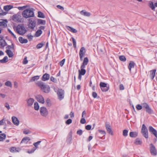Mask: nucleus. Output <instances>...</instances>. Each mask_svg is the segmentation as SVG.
<instances>
[{"label":"nucleus","instance_id":"obj_59","mask_svg":"<svg viewBox=\"0 0 157 157\" xmlns=\"http://www.w3.org/2000/svg\"><path fill=\"white\" fill-rule=\"evenodd\" d=\"M1 10L2 13H0V15L4 16L7 13V12H4L3 10L1 9Z\"/></svg>","mask_w":157,"mask_h":157},{"label":"nucleus","instance_id":"obj_1","mask_svg":"<svg viewBox=\"0 0 157 157\" xmlns=\"http://www.w3.org/2000/svg\"><path fill=\"white\" fill-rule=\"evenodd\" d=\"M34 10L33 8H31L24 10L22 13L23 17L25 18L33 17L35 15Z\"/></svg>","mask_w":157,"mask_h":157},{"label":"nucleus","instance_id":"obj_62","mask_svg":"<svg viewBox=\"0 0 157 157\" xmlns=\"http://www.w3.org/2000/svg\"><path fill=\"white\" fill-rule=\"evenodd\" d=\"M23 132L24 134H28L30 133L31 132L29 130H24Z\"/></svg>","mask_w":157,"mask_h":157},{"label":"nucleus","instance_id":"obj_57","mask_svg":"<svg viewBox=\"0 0 157 157\" xmlns=\"http://www.w3.org/2000/svg\"><path fill=\"white\" fill-rule=\"evenodd\" d=\"M27 37L28 38V39L29 40V41H31L33 40V36H32L31 35H27Z\"/></svg>","mask_w":157,"mask_h":157},{"label":"nucleus","instance_id":"obj_42","mask_svg":"<svg viewBox=\"0 0 157 157\" xmlns=\"http://www.w3.org/2000/svg\"><path fill=\"white\" fill-rule=\"evenodd\" d=\"M46 103L47 106L50 107L52 105L50 100L49 98L47 99L46 101Z\"/></svg>","mask_w":157,"mask_h":157},{"label":"nucleus","instance_id":"obj_10","mask_svg":"<svg viewBox=\"0 0 157 157\" xmlns=\"http://www.w3.org/2000/svg\"><path fill=\"white\" fill-rule=\"evenodd\" d=\"M40 114L44 117H46L48 114V111L47 108L45 107H42L40 109Z\"/></svg>","mask_w":157,"mask_h":157},{"label":"nucleus","instance_id":"obj_41","mask_svg":"<svg viewBox=\"0 0 157 157\" xmlns=\"http://www.w3.org/2000/svg\"><path fill=\"white\" fill-rule=\"evenodd\" d=\"M34 109L36 110H38L39 108V106L38 103L37 102H36L34 104Z\"/></svg>","mask_w":157,"mask_h":157},{"label":"nucleus","instance_id":"obj_40","mask_svg":"<svg viewBox=\"0 0 157 157\" xmlns=\"http://www.w3.org/2000/svg\"><path fill=\"white\" fill-rule=\"evenodd\" d=\"M156 71V69H154L152 70H151L150 71V76H155Z\"/></svg>","mask_w":157,"mask_h":157},{"label":"nucleus","instance_id":"obj_29","mask_svg":"<svg viewBox=\"0 0 157 157\" xmlns=\"http://www.w3.org/2000/svg\"><path fill=\"white\" fill-rule=\"evenodd\" d=\"M34 101V100L32 98H29L27 100L28 105L29 106L32 105Z\"/></svg>","mask_w":157,"mask_h":157},{"label":"nucleus","instance_id":"obj_4","mask_svg":"<svg viewBox=\"0 0 157 157\" xmlns=\"http://www.w3.org/2000/svg\"><path fill=\"white\" fill-rule=\"evenodd\" d=\"M143 107L144 108H145V111L146 113L149 114H151L154 113L153 110L149 106L147 103L146 102H144L142 104Z\"/></svg>","mask_w":157,"mask_h":157},{"label":"nucleus","instance_id":"obj_15","mask_svg":"<svg viewBox=\"0 0 157 157\" xmlns=\"http://www.w3.org/2000/svg\"><path fill=\"white\" fill-rule=\"evenodd\" d=\"M85 67H83L81 66L80 67V70H78V74H80L82 75H84L85 74L86 71L85 69H84Z\"/></svg>","mask_w":157,"mask_h":157},{"label":"nucleus","instance_id":"obj_27","mask_svg":"<svg viewBox=\"0 0 157 157\" xmlns=\"http://www.w3.org/2000/svg\"><path fill=\"white\" fill-rule=\"evenodd\" d=\"M30 140L29 137H24L21 140L20 144L23 143H27Z\"/></svg>","mask_w":157,"mask_h":157},{"label":"nucleus","instance_id":"obj_2","mask_svg":"<svg viewBox=\"0 0 157 157\" xmlns=\"http://www.w3.org/2000/svg\"><path fill=\"white\" fill-rule=\"evenodd\" d=\"M36 84L40 88L41 90L43 92L48 93L50 91V88L48 85H44L41 81H38L36 83Z\"/></svg>","mask_w":157,"mask_h":157},{"label":"nucleus","instance_id":"obj_12","mask_svg":"<svg viewBox=\"0 0 157 157\" xmlns=\"http://www.w3.org/2000/svg\"><path fill=\"white\" fill-rule=\"evenodd\" d=\"M36 98L39 102L42 104H44V98L42 95H37Z\"/></svg>","mask_w":157,"mask_h":157},{"label":"nucleus","instance_id":"obj_5","mask_svg":"<svg viewBox=\"0 0 157 157\" xmlns=\"http://www.w3.org/2000/svg\"><path fill=\"white\" fill-rule=\"evenodd\" d=\"M148 130L149 132L152 134L153 135L156 137V138H154V143H156L157 141V131L151 126H149Z\"/></svg>","mask_w":157,"mask_h":157},{"label":"nucleus","instance_id":"obj_47","mask_svg":"<svg viewBox=\"0 0 157 157\" xmlns=\"http://www.w3.org/2000/svg\"><path fill=\"white\" fill-rule=\"evenodd\" d=\"M142 105H140V104H138L136 106V108L138 110H140L143 107Z\"/></svg>","mask_w":157,"mask_h":157},{"label":"nucleus","instance_id":"obj_22","mask_svg":"<svg viewBox=\"0 0 157 157\" xmlns=\"http://www.w3.org/2000/svg\"><path fill=\"white\" fill-rule=\"evenodd\" d=\"M88 62L89 59L87 57H86L84 58L83 62L81 66L85 67L86 66Z\"/></svg>","mask_w":157,"mask_h":157},{"label":"nucleus","instance_id":"obj_52","mask_svg":"<svg viewBox=\"0 0 157 157\" xmlns=\"http://www.w3.org/2000/svg\"><path fill=\"white\" fill-rule=\"evenodd\" d=\"M50 80L52 82L55 83H56L57 82V79L54 78L53 76H51L50 78Z\"/></svg>","mask_w":157,"mask_h":157},{"label":"nucleus","instance_id":"obj_56","mask_svg":"<svg viewBox=\"0 0 157 157\" xmlns=\"http://www.w3.org/2000/svg\"><path fill=\"white\" fill-rule=\"evenodd\" d=\"M91 126L90 125H87L85 126V128L86 130H89L91 129Z\"/></svg>","mask_w":157,"mask_h":157},{"label":"nucleus","instance_id":"obj_46","mask_svg":"<svg viewBox=\"0 0 157 157\" xmlns=\"http://www.w3.org/2000/svg\"><path fill=\"white\" fill-rule=\"evenodd\" d=\"M71 38L72 39V42L73 43L74 47L75 48H76V40L74 38L72 37H71Z\"/></svg>","mask_w":157,"mask_h":157},{"label":"nucleus","instance_id":"obj_48","mask_svg":"<svg viewBox=\"0 0 157 157\" xmlns=\"http://www.w3.org/2000/svg\"><path fill=\"white\" fill-rule=\"evenodd\" d=\"M28 6L26 5L23 6H19L17 8L19 10H22L25 9Z\"/></svg>","mask_w":157,"mask_h":157},{"label":"nucleus","instance_id":"obj_25","mask_svg":"<svg viewBox=\"0 0 157 157\" xmlns=\"http://www.w3.org/2000/svg\"><path fill=\"white\" fill-rule=\"evenodd\" d=\"M6 52L10 58L12 57L13 56V54L11 51L9 49H7Z\"/></svg>","mask_w":157,"mask_h":157},{"label":"nucleus","instance_id":"obj_18","mask_svg":"<svg viewBox=\"0 0 157 157\" xmlns=\"http://www.w3.org/2000/svg\"><path fill=\"white\" fill-rule=\"evenodd\" d=\"M80 13L81 14L87 17H90L91 15L90 13L84 10H82Z\"/></svg>","mask_w":157,"mask_h":157},{"label":"nucleus","instance_id":"obj_6","mask_svg":"<svg viewBox=\"0 0 157 157\" xmlns=\"http://www.w3.org/2000/svg\"><path fill=\"white\" fill-rule=\"evenodd\" d=\"M141 133L143 136L146 139L148 138V130L145 124H143L142 127L141 129Z\"/></svg>","mask_w":157,"mask_h":157},{"label":"nucleus","instance_id":"obj_11","mask_svg":"<svg viewBox=\"0 0 157 157\" xmlns=\"http://www.w3.org/2000/svg\"><path fill=\"white\" fill-rule=\"evenodd\" d=\"M72 132L71 131L69 133L68 136L67 137L66 142L67 144H71L72 140Z\"/></svg>","mask_w":157,"mask_h":157},{"label":"nucleus","instance_id":"obj_53","mask_svg":"<svg viewBox=\"0 0 157 157\" xmlns=\"http://www.w3.org/2000/svg\"><path fill=\"white\" fill-rule=\"evenodd\" d=\"M82 131L81 129H79L77 131L76 133L79 136H81L82 135Z\"/></svg>","mask_w":157,"mask_h":157},{"label":"nucleus","instance_id":"obj_23","mask_svg":"<svg viewBox=\"0 0 157 157\" xmlns=\"http://www.w3.org/2000/svg\"><path fill=\"white\" fill-rule=\"evenodd\" d=\"M66 28L67 29L73 33H76L77 31L75 29L69 26H66Z\"/></svg>","mask_w":157,"mask_h":157},{"label":"nucleus","instance_id":"obj_64","mask_svg":"<svg viewBox=\"0 0 157 157\" xmlns=\"http://www.w3.org/2000/svg\"><path fill=\"white\" fill-rule=\"evenodd\" d=\"M5 107H6L7 108L8 110H9L10 109V105L7 102H6L5 103Z\"/></svg>","mask_w":157,"mask_h":157},{"label":"nucleus","instance_id":"obj_63","mask_svg":"<svg viewBox=\"0 0 157 157\" xmlns=\"http://www.w3.org/2000/svg\"><path fill=\"white\" fill-rule=\"evenodd\" d=\"M124 87L122 84H120L119 85V89L121 90H123L124 89Z\"/></svg>","mask_w":157,"mask_h":157},{"label":"nucleus","instance_id":"obj_26","mask_svg":"<svg viewBox=\"0 0 157 157\" xmlns=\"http://www.w3.org/2000/svg\"><path fill=\"white\" fill-rule=\"evenodd\" d=\"M13 6L12 5H6L4 6L3 9L4 10L7 12L11 9L13 8Z\"/></svg>","mask_w":157,"mask_h":157},{"label":"nucleus","instance_id":"obj_7","mask_svg":"<svg viewBox=\"0 0 157 157\" xmlns=\"http://www.w3.org/2000/svg\"><path fill=\"white\" fill-rule=\"evenodd\" d=\"M100 88L102 92H106L109 89V86H107V84L104 82H101L99 84Z\"/></svg>","mask_w":157,"mask_h":157},{"label":"nucleus","instance_id":"obj_44","mask_svg":"<svg viewBox=\"0 0 157 157\" xmlns=\"http://www.w3.org/2000/svg\"><path fill=\"white\" fill-rule=\"evenodd\" d=\"M128 130L127 129H124L123 131V135L124 137H126L128 136Z\"/></svg>","mask_w":157,"mask_h":157},{"label":"nucleus","instance_id":"obj_34","mask_svg":"<svg viewBox=\"0 0 157 157\" xmlns=\"http://www.w3.org/2000/svg\"><path fill=\"white\" fill-rule=\"evenodd\" d=\"M37 24H38L44 25L46 24V21L41 19H38Z\"/></svg>","mask_w":157,"mask_h":157},{"label":"nucleus","instance_id":"obj_49","mask_svg":"<svg viewBox=\"0 0 157 157\" xmlns=\"http://www.w3.org/2000/svg\"><path fill=\"white\" fill-rule=\"evenodd\" d=\"M21 16H20L17 14H16V19L18 22H21Z\"/></svg>","mask_w":157,"mask_h":157},{"label":"nucleus","instance_id":"obj_32","mask_svg":"<svg viewBox=\"0 0 157 157\" xmlns=\"http://www.w3.org/2000/svg\"><path fill=\"white\" fill-rule=\"evenodd\" d=\"M37 17H38L44 18L45 17V16L44 13L40 11H39L38 12Z\"/></svg>","mask_w":157,"mask_h":157},{"label":"nucleus","instance_id":"obj_9","mask_svg":"<svg viewBox=\"0 0 157 157\" xmlns=\"http://www.w3.org/2000/svg\"><path fill=\"white\" fill-rule=\"evenodd\" d=\"M58 98L60 100H62L64 97V91L62 89H58L57 92Z\"/></svg>","mask_w":157,"mask_h":157},{"label":"nucleus","instance_id":"obj_30","mask_svg":"<svg viewBox=\"0 0 157 157\" xmlns=\"http://www.w3.org/2000/svg\"><path fill=\"white\" fill-rule=\"evenodd\" d=\"M42 31L40 29H38L35 33L34 36L36 37L40 36L42 33Z\"/></svg>","mask_w":157,"mask_h":157},{"label":"nucleus","instance_id":"obj_58","mask_svg":"<svg viewBox=\"0 0 157 157\" xmlns=\"http://www.w3.org/2000/svg\"><path fill=\"white\" fill-rule=\"evenodd\" d=\"M41 142V141H37L36 142L34 143L33 144V145L35 146V147L36 148H37L38 145L40 144V143Z\"/></svg>","mask_w":157,"mask_h":157},{"label":"nucleus","instance_id":"obj_24","mask_svg":"<svg viewBox=\"0 0 157 157\" xmlns=\"http://www.w3.org/2000/svg\"><path fill=\"white\" fill-rule=\"evenodd\" d=\"M18 40L21 44L27 43L28 42V40L26 39H24L22 37H19L18 38Z\"/></svg>","mask_w":157,"mask_h":157},{"label":"nucleus","instance_id":"obj_35","mask_svg":"<svg viewBox=\"0 0 157 157\" xmlns=\"http://www.w3.org/2000/svg\"><path fill=\"white\" fill-rule=\"evenodd\" d=\"M8 57L6 56L2 59L0 60V63H6L8 61Z\"/></svg>","mask_w":157,"mask_h":157},{"label":"nucleus","instance_id":"obj_33","mask_svg":"<svg viewBox=\"0 0 157 157\" xmlns=\"http://www.w3.org/2000/svg\"><path fill=\"white\" fill-rule=\"evenodd\" d=\"M149 6L152 10H155V4H154L153 2L151 1L149 2Z\"/></svg>","mask_w":157,"mask_h":157},{"label":"nucleus","instance_id":"obj_38","mask_svg":"<svg viewBox=\"0 0 157 157\" xmlns=\"http://www.w3.org/2000/svg\"><path fill=\"white\" fill-rule=\"evenodd\" d=\"M6 135L5 134L2 133L0 134V141H3L6 138Z\"/></svg>","mask_w":157,"mask_h":157},{"label":"nucleus","instance_id":"obj_60","mask_svg":"<svg viewBox=\"0 0 157 157\" xmlns=\"http://www.w3.org/2000/svg\"><path fill=\"white\" fill-rule=\"evenodd\" d=\"M92 95L94 98H96L97 97V94L96 92H93L92 93Z\"/></svg>","mask_w":157,"mask_h":157},{"label":"nucleus","instance_id":"obj_3","mask_svg":"<svg viewBox=\"0 0 157 157\" xmlns=\"http://www.w3.org/2000/svg\"><path fill=\"white\" fill-rule=\"evenodd\" d=\"M16 31L20 35H23L27 31L25 29L24 24H19L16 27Z\"/></svg>","mask_w":157,"mask_h":157},{"label":"nucleus","instance_id":"obj_45","mask_svg":"<svg viewBox=\"0 0 157 157\" xmlns=\"http://www.w3.org/2000/svg\"><path fill=\"white\" fill-rule=\"evenodd\" d=\"M5 85L11 87L12 86V84L11 82L9 81H6L5 83Z\"/></svg>","mask_w":157,"mask_h":157},{"label":"nucleus","instance_id":"obj_55","mask_svg":"<svg viewBox=\"0 0 157 157\" xmlns=\"http://www.w3.org/2000/svg\"><path fill=\"white\" fill-rule=\"evenodd\" d=\"M80 122L82 124H84L86 123V120L84 117L82 118L80 120Z\"/></svg>","mask_w":157,"mask_h":157},{"label":"nucleus","instance_id":"obj_19","mask_svg":"<svg viewBox=\"0 0 157 157\" xmlns=\"http://www.w3.org/2000/svg\"><path fill=\"white\" fill-rule=\"evenodd\" d=\"M143 142L141 139L137 138L135 140L134 143L136 145H141L142 144Z\"/></svg>","mask_w":157,"mask_h":157},{"label":"nucleus","instance_id":"obj_39","mask_svg":"<svg viewBox=\"0 0 157 157\" xmlns=\"http://www.w3.org/2000/svg\"><path fill=\"white\" fill-rule=\"evenodd\" d=\"M36 25V22H34V23L32 22V23H31L30 24L28 25L29 28H30L31 29H33L34 27H35Z\"/></svg>","mask_w":157,"mask_h":157},{"label":"nucleus","instance_id":"obj_31","mask_svg":"<svg viewBox=\"0 0 157 157\" xmlns=\"http://www.w3.org/2000/svg\"><path fill=\"white\" fill-rule=\"evenodd\" d=\"M98 132L100 133V134H101L102 135H103V136H99L98 137L100 138H101V139H102V137L103 136H105L106 134V132H105V131H104V130H100V129H98Z\"/></svg>","mask_w":157,"mask_h":157},{"label":"nucleus","instance_id":"obj_8","mask_svg":"<svg viewBox=\"0 0 157 157\" xmlns=\"http://www.w3.org/2000/svg\"><path fill=\"white\" fill-rule=\"evenodd\" d=\"M150 151L152 155L156 156L157 155V151L155 146L152 143L149 145Z\"/></svg>","mask_w":157,"mask_h":157},{"label":"nucleus","instance_id":"obj_14","mask_svg":"<svg viewBox=\"0 0 157 157\" xmlns=\"http://www.w3.org/2000/svg\"><path fill=\"white\" fill-rule=\"evenodd\" d=\"M12 120L13 124L16 125H18L19 124V121L18 119L16 117L13 116L12 117Z\"/></svg>","mask_w":157,"mask_h":157},{"label":"nucleus","instance_id":"obj_50","mask_svg":"<svg viewBox=\"0 0 157 157\" xmlns=\"http://www.w3.org/2000/svg\"><path fill=\"white\" fill-rule=\"evenodd\" d=\"M72 122V120L71 119H69L65 121V123L67 125H69Z\"/></svg>","mask_w":157,"mask_h":157},{"label":"nucleus","instance_id":"obj_36","mask_svg":"<svg viewBox=\"0 0 157 157\" xmlns=\"http://www.w3.org/2000/svg\"><path fill=\"white\" fill-rule=\"evenodd\" d=\"M40 76L38 75H36L34 76V77H33L30 80V82H33L35 81L36 80L38 79L39 78Z\"/></svg>","mask_w":157,"mask_h":157},{"label":"nucleus","instance_id":"obj_17","mask_svg":"<svg viewBox=\"0 0 157 157\" xmlns=\"http://www.w3.org/2000/svg\"><path fill=\"white\" fill-rule=\"evenodd\" d=\"M86 50L85 48L83 47H82L80 49L79 55H81L82 56H84L86 52Z\"/></svg>","mask_w":157,"mask_h":157},{"label":"nucleus","instance_id":"obj_37","mask_svg":"<svg viewBox=\"0 0 157 157\" xmlns=\"http://www.w3.org/2000/svg\"><path fill=\"white\" fill-rule=\"evenodd\" d=\"M44 42L43 41L41 43L38 44L36 46V48L40 49L44 45Z\"/></svg>","mask_w":157,"mask_h":157},{"label":"nucleus","instance_id":"obj_20","mask_svg":"<svg viewBox=\"0 0 157 157\" xmlns=\"http://www.w3.org/2000/svg\"><path fill=\"white\" fill-rule=\"evenodd\" d=\"M135 65V63L133 61H130L129 65L128 66V68L130 71H131V70L132 68H133L134 67Z\"/></svg>","mask_w":157,"mask_h":157},{"label":"nucleus","instance_id":"obj_51","mask_svg":"<svg viewBox=\"0 0 157 157\" xmlns=\"http://www.w3.org/2000/svg\"><path fill=\"white\" fill-rule=\"evenodd\" d=\"M65 59H63L61 61H60L59 63V65L61 67H62L64 65L65 62Z\"/></svg>","mask_w":157,"mask_h":157},{"label":"nucleus","instance_id":"obj_28","mask_svg":"<svg viewBox=\"0 0 157 157\" xmlns=\"http://www.w3.org/2000/svg\"><path fill=\"white\" fill-rule=\"evenodd\" d=\"M1 20L3 21L0 22V26H3L5 27L7 26L6 23L8 22L7 20V19H1Z\"/></svg>","mask_w":157,"mask_h":157},{"label":"nucleus","instance_id":"obj_54","mask_svg":"<svg viewBox=\"0 0 157 157\" xmlns=\"http://www.w3.org/2000/svg\"><path fill=\"white\" fill-rule=\"evenodd\" d=\"M16 148L15 147H12L10 148V151L11 152H14L16 150Z\"/></svg>","mask_w":157,"mask_h":157},{"label":"nucleus","instance_id":"obj_43","mask_svg":"<svg viewBox=\"0 0 157 157\" xmlns=\"http://www.w3.org/2000/svg\"><path fill=\"white\" fill-rule=\"evenodd\" d=\"M119 59L122 61L125 62L126 60V59L124 56H121L119 57Z\"/></svg>","mask_w":157,"mask_h":157},{"label":"nucleus","instance_id":"obj_16","mask_svg":"<svg viewBox=\"0 0 157 157\" xmlns=\"http://www.w3.org/2000/svg\"><path fill=\"white\" fill-rule=\"evenodd\" d=\"M50 78V75L47 73H45L43 75L42 77L41 80L44 81L48 80Z\"/></svg>","mask_w":157,"mask_h":157},{"label":"nucleus","instance_id":"obj_13","mask_svg":"<svg viewBox=\"0 0 157 157\" xmlns=\"http://www.w3.org/2000/svg\"><path fill=\"white\" fill-rule=\"evenodd\" d=\"M105 127L107 132L111 135H113V132L110 125L109 124L106 123Z\"/></svg>","mask_w":157,"mask_h":157},{"label":"nucleus","instance_id":"obj_21","mask_svg":"<svg viewBox=\"0 0 157 157\" xmlns=\"http://www.w3.org/2000/svg\"><path fill=\"white\" fill-rule=\"evenodd\" d=\"M129 136L131 137L135 138L138 135V133L136 132H130Z\"/></svg>","mask_w":157,"mask_h":157},{"label":"nucleus","instance_id":"obj_61","mask_svg":"<svg viewBox=\"0 0 157 157\" xmlns=\"http://www.w3.org/2000/svg\"><path fill=\"white\" fill-rule=\"evenodd\" d=\"M69 115L71 118H73L74 117V113L72 111L71 112Z\"/></svg>","mask_w":157,"mask_h":157}]
</instances>
